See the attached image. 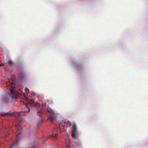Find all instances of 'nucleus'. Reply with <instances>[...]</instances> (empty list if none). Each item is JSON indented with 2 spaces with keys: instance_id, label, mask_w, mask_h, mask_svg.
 Listing matches in <instances>:
<instances>
[{
  "instance_id": "ddd939ff",
  "label": "nucleus",
  "mask_w": 148,
  "mask_h": 148,
  "mask_svg": "<svg viewBox=\"0 0 148 148\" xmlns=\"http://www.w3.org/2000/svg\"><path fill=\"white\" fill-rule=\"evenodd\" d=\"M5 63H2L0 64V66H3L5 65Z\"/></svg>"
},
{
  "instance_id": "f257e3e1",
  "label": "nucleus",
  "mask_w": 148,
  "mask_h": 148,
  "mask_svg": "<svg viewBox=\"0 0 148 148\" xmlns=\"http://www.w3.org/2000/svg\"><path fill=\"white\" fill-rule=\"evenodd\" d=\"M45 108L47 111L49 112L51 115V116L48 118V120H49L51 122H52L53 119L56 118V117H55V115H54V112L53 110L50 108L48 105H47L46 104L45 105Z\"/></svg>"
},
{
  "instance_id": "f8f14e48",
  "label": "nucleus",
  "mask_w": 148,
  "mask_h": 148,
  "mask_svg": "<svg viewBox=\"0 0 148 148\" xmlns=\"http://www.w3.org/2000/svg\"><path fill=\"white\" fill-rule=\"evenodd\" d=\"M21 134V133L20 132L17 135V137L18 138L20 136Z\"/></svg>"
},
{
  "instance_id": "1a4fd4ad",
  "label": "nucleus",
  "mask_w": 148,
  "mask_h": 148,
  "mask_svg": "<svg viewBox=\"0 0 148 148\" xmlns=\"http://www.w3.org/2000/svg\"><path fill=\"white\" fill-rule=\"evenodd\" d=\"M60 127L61 128V129H64V126L62 125V124H60Z\"/></svg>"
},
{
  "instance_id": "20e7f679",
  "label": "nucleus",
  "mask_w": 148,
  "mask_h": 148,
  "mask_svg": "<svg viewBox=\"0 0 148 148\" xmlns=\"http://www.w3.org/2000/svg\"><path fill=\"white\" fill-rule=\"evenodd\" d=\"M10 92L11 94H15L16 95H18L17 92L15 90L14 88H12L11 89Z\"/></svg>"
},
{
  "instance_id": "6e6552de",
  "label": "nucleus",
  "mask_w": 148,
  "mask_h": 148,
  "mask_svg": "<svg viewBox=\"0 0 148 148\" xmlns=\"http://www.w3.org/2000/svg\"><path fill=\"white\" fill-rule=\"evenodd\" d=\"M50 137H52L54 138H56L57 137V134H55L53 135H51L50 136Z\"/></svg>"
},
{
  "instance_id": "4468645a",
  "label": "nucleus",
  "mask_w": 148,
  "mask_h": 148,
  "mask_svg": "<svg viewBox=\"0 0 148 148\" xmlns=\"http://www.w3.org/2000/svg\"><path fill=\"white\" fill-rule=\"evenodd\" d=\"M67 148H69V144L67 145Z\"/></svg>"
},
{
  "instance_id": "423d86ee",
  "label": "nucleus",
  "mask_w": 148,
  "mask_h": 148,
  "mask_svg": "<svg viewBox=\"0 0 148 148\" xmlns=\"http://www.w3.org/2000/svg\"><path fill=\"white\" fill-rule=\"evenodd\" d=\"M42 120H40L38 121V124L37 125V127H38L42 124Z\"/></svg>"
},
{
  "instance_id": "9d476101",
  "label": "nucleus",
  "mask_w": 148,
  "mask_h": 148,
  "mask_svg": "<svg viewBox=\"0 0 148 148\" xmlns=\"http://www.w3.org/2000/svg\"><path fill=\"white\" fill-rule=\"evenodd\" d=\"M8 63L9 65H12V61H9L8 62Z\"/></svg>"
},
{
  "instance_id": "f03ea898",
  "label": "nucleus",
  "mask_w": 148,
  "mask_h": 148,
  "mask_svg": "<svg viewBox=\"0 0 148 148\" xmlns=\"http://www.w3.org/2000/svg\"><path fill=\"white\" fill-rule=\"evenodd\" d=\"M31 102H32V103H34V100H32L31 101ZM33 106L35 107L34 105V104H32L31 103H30L29 102H28L26 105V107L27 108L28 110L27 111H23L21 112H18V114L20 116H22V115H24V114L25 113H28L30 110V107Z\"/></svg>"
},
{
  "instance_id": "dca6fc26",
  "label": "nucleus",
  "mask_w": 148,
  "mask_h": 148,
  "mask_svg": "<svg viewBox=\"0 0 148 148\" xmlns=\"http://www.w3.org/2000/svg\"><path fill=\"white\" fill-rule=\"evenodd\" d=\"M54 115H55V116L56 115V114L57 115V114H56L54 113Z\"/></svg>"
},
{
  "instance_id": "7ed1b4c3",
  "label": "nucleus",
  "mask_w": 148,
  "mask_h": 148,
  "mask_svg": "<svg viewBox=\"0 0 148 148\" xmlns=\"http://www.w3.org/2000/svg\"><path fill=\"white\" fill-rule=\"evenodd\" d=\"M73 132H72V136L73 138H76L77 136H78V132L77 130V127L76 125L75 124L72 125Z\"/></svg>"
},
{
  "instance_id": "2eb2a0df",
  "label": "nucleus",
  "mask_w": 148,
  "mask_h": 148,
  "mask_svg": "<svg viewBox=\"0 0 148 148\" xmlns=\"http://www.w3.org/2000/svg\"><path fill=\"white\" fill-rule=\"evenodd\" d=\"M32 148H36V147L35 146H33Z\"/></svg>"
},
{
  "instance_id": "0eeeda50",
  "label": "nucleus",
  "mask_w": 148,
  "mask_h": 148,
  "mask_svg": "<svg viewBox=\"0 0 148 148\" xmlns=\"http://www.w3.org/2000/svg\"><path fill=\"white\" fill-rule=\"evenodd\" d=\"M25 92L27 93L28 94H29V90L28 88H25Z\"/></svg>"
},
{
  "instance_id": "39448f33",
  "label": "nucleus",
  "mask_w": 148,
  "mask_h": 148,
  "mask_svg": "<svg viewBox=\"0 0 148 148\" xmlns=\"http://www.w3.org/2000/svg\"><path fill=\"white\" fill-rule=\"evenodd\" d=\"M10 148H18V147L17 146V143H15L13 144Z\"/></svg>"
},
{
  "instance_id": "9b49d317",
  "label": "nucleus",
  "mask_w": 148,
  "mask_h": 148,
  "mask_svg": "<svg viewBox=\"0 0 148 148\" xmlns=\"http://www.w3.org/2000/svg\"><path fill=\"white\" fill-rule=\"evenodd\" d=\"M66 135L67 136V139L69 141V135L67 133L66 134Z\"/></svg>"
}]
</instances>
